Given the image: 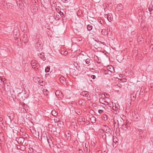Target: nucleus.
Returning <instances> with one entry per match:
<instances>
[{"label": "nucleus", "instance_id": "e433bc0d", "mask_svg": "<svg viewBox=\"0 0 153 153\" xmlns=\"http://www.w3.org/2000/svg\"><path fill=\"white\" fill-rule=\"evenodd\" d=\"M91 77L93 79H95L96 77L94 75H92Z\"/></svg>", "mask_w": 153, "mask_h": 153}, {"label": "nucleus", "instance_id": "4468645a", "mask_svg": "<svg viewBox=\"0 0 153 153\" xmlns=\"http://www.w3.org/2000/svg\"><path fill=\"white\" fill-rule=\"evenodd\" d=\"M90 121L92 123H95L96 122V119L94 116L92 117L90 119Z\"/></svg>", "mask_w": 153, "mask_h": 153}, {"label": "nucleus", "instance_id": "72a5a7b5", "mask_svg": "<svg viewBox=\"0 0 153 153\" xmlns=\"http://www.w3.org/2000/svg\"><path fill=\"white\" fill-rule=\"evenodd\" d=\"M116 104H115V105H113V106L112 107V109H113V110H115V111L117 110V109H116Z\"/></svg>", "mask_w": 153, "mask_h": 153}, {"label": "nucleus", "instance_id": "6ab92c4d", "mask_svg": "<svg viewBox=\"0 0 153 153\" xmlns=\"http://www.w3.org/2000/svg\"><path fill=\"white\" fill-rule=\"evenodd\" d=\"M59 80L62 83L65 82V78L62 76L59 78Z\"/></svg>", "mask_w": 153, "mask_h": 153}, {"label": "nucleus", "instance_id": "09e8293b", "mask_svg": "<svg viewBox=\"0 0 153 153\" xmlns=\"http://www.w3.org/2000/svg\"><path fill=\"white\" fill-rule=\"evenodd\" d=\"M68 53V52L67 51H65V54H67Z\"/></svg>", "mask_w": 153, "mask_h": 153}, {"label": "nucleus", "instance_id": "f3484780", "mask_svg": "<svg viewBox=\"0 0 153 153\" xmlns=\"http://www.w3.org/2000/svg\"><path fill=\"white\" fill-rule=\"evenodd\" d=\"M4 140V138L3 134L1 132H0V140L1 142H2Z\"/></svg>", "mask_w": 153, "mask_h": 153}, {"label": "nucleus", "instance_id": "f704fd0d", "mask_svg": "<svg viewBox=\"0 0 153 153\" xmlns=\"http://www.w3.org/2000/svg\"><path fill=\"white\" fill-rule=\"evenodd\" d=\"M120 107L119 105L118 104H117V106H116V108L117 109V111L118 110V109L119 108V107Z\"/></svg>", "mask_w": 153, "mask_h": 153}, {"label": "nucleus", "instance_id": "aec40b11", "mask_svg": "<svg viewBox=\"0 0 153 153\" xmlns=\"http://www.w3.org/2000/svg\"><path fill=\"white\" fill-rule=\"evenodd\" d=\"M106 133L108 134H111V130L110 128L108 127H107V129L106 130Z\"/></svg>", "mask_w": 153, "mask_h": 153}, {"label": "nucleus", "instance_id": "ddd939ff", "mask_svg": "<svg viewBox=\"0 0 153 153\" xmlns=\"http://www.w3.org/2000/svg\"><path fill=\"white\" fill-rule=\"evenodd\" d=\"M38 56L42 59L43 61H45L46 59L44 55H42L41 53H40L39 54H38Z\"/></svg>", "mask_w": 153, "mask_h": 153}, {"label": "nucleus", "instance_id": "a19ab883", "mask_svg": "<svg viewBox=\"0 0 153 153\" xmlns=\"http://www.w3.org/2000/svg\"><path fill=\"white\" fill-rule=\"evenodd\" d=\"M81 120L82 121H83V122H85V119L84 118H82L81 119Z\"/></svg>", "mask_w": 153, "mask_h": 153}, {"label": "nucleus", "instance_id": "c85d7f7f", "mask_svg": "<svg viewBox=\"0 0 153 153\" xmlns=\"http://www.w3.org/2000/svg\"><path fill=\"white\" fill-rule=\"evenodd\" d=\"M104 98H100V100H99V101H100V102L101 103H102V104H104V105H105V104H104V103H103V102H104Z\"/></svg>", "mask_w": 153, "mask_h": 153}, {"label": "nucleus", "instance_id": "a211bd4d", "mask_svg": "<svg viewBox=\"0 0 153 153\" xmlns=\"http://www.w3.org/2000/svg\"><path fill=\"white\" fill-rule=\"evenodd\" d=\"M93 27L91 25H88L87 26V28L88 31H91Z\"/></svg>", "mask_w": 153, "mask_h": 153}, {"label": "nucleus", "instance_id": "e2e57ef3", "mask_svg": "<svg viewBox=\"0 0 153 153\" xmlns=\"http://www.w3.org/2000/svg\"><path fill=\"white\" fill-rule=\"evenodd\" d=\"M106 95H108L107 94H106Z\"/></svg>", "mask_w": 153, "mask_h": 153}, {"label": "nucleus", "instance_id": "b1692460", "mask_svg": "<svg viewBox=\"0 0 153 153\" xmlns=\"http://www.w3.org/2000/svg\"><path fill=\"white\" fill-rule=\"evenodd\" d=\"M90 58L89 57L87 59L85 60V63L87 64H88L90 63Z\"/></svg>", "mask_w": 153, "mask_h": 153}, {"label": "nucleus", "instance_id": "680f3d73", "mask_svg": "<svg viewBox=\"0 0 153 153\" xmlns=\"http://www.w3.org/2000/svg\"><path fill=\"white\" fill-rule=\"evenodd\" d=\"M0 120H1V119H2V118H0Z\"/></svg>", "mask_w": 153, "mask_h": 153}, {"label": "nucleus", "instance_id": "dca6fc26", "mask_svg": "<svg viewBox=\"0 0 153 153\" xmlns=\"http://www.w3.org/2000/svg\"><path fill=\"white\" fill-rule=\"evenodd\" d=\"M79 102L80 105H84L85 104L84 100L83 99L79 100Z\"/></svg>", "mask_w": 153, "mask_h": 153}, {"label": "nucleus", "instance_id": "a18cd8bd", "mask_svg": "<svg viewBox=\"0 0 153 153\" xmlns=\"http://www.w3.org/2000/svg\"><path fill=\"white\" fill-rule=\"evenodd\" d=\"M104 102H105L106 103V104L107 105H108V102H106L105 101V100L104 99Z\"/></svg>", "mask_w": 153, "mask_h": 153}, {"label": "nucleus", "instance_id": "c756f323", "mask_svg": "<svg viewBox=\"0 0 153 153\" xmlns=\"http://www.w3.org/2000/svg\"><path fill=\"white\" fill-rule=\"evenodd\" d=\"M21 105L24 108H26L27 105L25 103H22L21 104Z\"/></svg>", "mask_w": 153, "mask_h": 153}, {"label": "nucleus", "instance_id": "3c124183", "mask_svg": "<svg viewBox=\"0 0 153 153\" xmlns=\"http://www.w3.org/2000/svg\"><path fill=\"white\" fill-rule=\"evenodd\" d=\"M3 79V78H2V77H1V79H0V80H1V81H3V79Z\"/></svg>", "mask_w": 153, "mask_h": 153}, {"label": "nucleus", "instance_id": "cd10ccee", "mask_svg": "<svg viewBox=\"0 0 153 153\" xmlns=\"http://www.w3.org/2000/svg\"><path fill=\"white\" fill-rule=\"evenodd\" d=\"M50 70V67L48 66L45 69V71L46 73H47L49 72Z\"/></svg>", "mask_w": 153, "mask_h": 153}, {"label": "nucleus", "instance_id": "4d7b16f0", "mask_svg": "<svg viewBox=\"0 0 153 153\" xmlns=\"http://www.w3.org/2000/svg\"><path fill=\"white\" fill-rule=\"evenodd\" d=\"M100 23L101 24H102V23H101V21H100Z\"/></svg>", "mask_w": 153, "mask_h": 153}, {"label": "nucleus", "instance_id": "37998d69", "mask_svg": "<svg viewBox=\"0 0 153 153\" xmlns=\"http://www.w3.org/2000/svg\"><path fill=\"white\" fill-rule=\"evenodd\" d=\"M58 16H59V15H58ZM56 17L57 18V19H56V18H55V19L56 20L57 19V20H58L59 19V17L56 16Z\"/></svg>", "mask_w": 153, "mask_h": 153}, {"label": "nucleus", "instance_id": "7c9ffc66", "mask_svg": "<svg viewBox=\"0 0 153 153\" xmlns=\"http://www.w3.org/2000/svg\"><path fill=\"white\" fill-rule=\"evenodd\" d=\"M33 149L32 148L29 149L28 151V153H33Z\"/></svg>", "mask_w": 153, "mask_h": 153}, {"label": "nucleus", "instance_id": "0e129e2a", "mask_svg": "<svg viewBox=\"0 0 153 153\" xmlns=\"http://www.w3.org/2000/svg\"><path fill=\"white\" fill-rule=\"evenodd\" d=\"M152 45H153V44H152Z\"/></svg>", "mask_w": 153, "mask_h": 153}, {"label": "nucleus", "instance_id": "5701e85b", "mask_svg": "<svg viewBox=\"0 0 153 153\" xmlns=\"http://www.w3.org/2000/svg\"><path fill=\"white\" fill-rule=\"evenodd\" d=\"M117 7V8H119L120 10H121L123 9V5L121 4H118Z\"/></svg>", "mask_w": 153, "mask_h": 153}, {"label": "nucleus", "instance_id": "bf43d9fd", "mask_svg": "<svg viewBox=\"0 0 153 153\" xmlns=\"http://www.w3.org/2000/svg\"><path fill=\"white\" fill-rule=\"evenodd\" d=\"M108 73H109V74H110V73H111L110 72H108Z\"/></svg>", "mask_w": 153, "mask_h": 153}, {"label": "nucleus", "instance_id": "a878e982", "mask_svg": "<svg viewBox=\"0 0 153 153\" xmlns=\"http://www.w3.org/2000/svg\"><path fill=\"white\" fill-rule=\"evenodd\" d=\"M101 33L102 35H105L106 33V31L105 29H103L101 31Z\"/></svg>", "mask_w": 153, "mask_h": 153}, {"label": "nucleus", "instance_id": "6e6552de", "mask_svg": "<svg viewBox=\"0 0 153 153\" xmlns=\"http://www.w3.org/2000/svg\"><path fill=\"white\" fill-rule=\"evenodd\" d=\"M94 60L98 64H100L101 63V60L99 59V57L97 56H95L94 57Z\"/></svg>", "mask_w": 153, "mask_h": 153}, {"label": "nucleus", "instance_id": "13d9d810", "mask_svg": "<svg viewBox=\"0 0 153 153\" xmlns=\"http://www.w3.org/2000/svg\"><path fill=\"white\" fill-rule=\"evenodd\" d=\"M102 44H103V45H104V44H105V43L104 42H103V43H102Z\"/></svg>", "mask_w": 153, "mask_h": 153}, {"label": "nucleus", "instance_id": "f03ea898", "mask_svg": "<svg viewBox=\"0 0 153 153\" xmlns=\"http://www.w3.org/2000/svg\"><path fill=\"white\" fill-rule=\"evenodd\" d=\"M30 64L32 68L35 71H37L40 66L39 64L35 60H32Z\"/></svg>", "mask_w": 153, "mask_h": 153}, {"label": "nucleus", "instance_id": "20e7f679", "mask_svg": "<svg viewBox=\"0 0 153 153\" xmlns=\"http://www.w3.org/2000/svg\"><path fill=\"white\" fill-rule=\"evenodd\" d=\"M18 96L19 97H21L22 100H25L28 97V94L27 92L25 91H22L21 92L18 94Z\"/></svg>", "mask_w": 153, "mask_h": 153}, {"label": "nucleus", "instance_id": "39448f33", "mask_svg": "<svg viewBox=\"0 0 153 153\" xmlns=\"http://www.w3.org/2000/svg\"><path fill=\"white\" fill-rule=\"evenodd\" d=\"M36 50L40 51L43 49L42 45L39 41H38L36 44Z\"/></svg>", "mask_w": 153, "mask_h": 153}, {"label": "nucleus", "instance_id": "c03bdc74", "mask_svg": "<svg viewBox=\"0 0 153 153\" xmlns=\"http://www.w3.org/2000/svg\"><path fill=\"white\" fill-rule=\"evenodd\" d=\"M104 72L105 74H107V73H108V70H105Z\"/></svg>", "mask_w": 153, "mask_h": 153}, {"label": "nucleus", "instance_id": "4be33fe9", "mask_svg": "<svg viewBox=\"0 0 153 153\" xmlns=\"http://www.w3.org/2000/svg\"><path fill=\"white\" fill-rule=\"evenodd\" d=\"M129 124H128V123H127L126 126V128L125 131H129L130 129V126L128 125Z\"/></svg>", "mask_w": 153, "mask_h": 153}, {"label": "nucleus", "instance_id": "ea45409f", "mask_svg": "<svg viewBox=\"0 0 153 153\" xmlns=\"http://www.w3.org/2000/svg\"><path fill=\"white\" fill-rule=\"evenodd\" d=\"M60 15L61 16L62 15H64V13H63L60 11Z\"/></svg>", "mask_w": 153, "mask_h": 153}, {"label": "nucleus", "instance_id": "412c9836", "mask_svg": "<svg viewBox=\"0 0 153 153\" xmlns=\"http://www.w3.org/2000/svg\"><path fill=\"white\" fill-rule=\"evenodd\" d=\"M43 93L45 95L47 96L48 95V93L49 92L48 91L47 89H44L43 91Z\"/></svg>", "mask_w": 153, "mask_h": 153}, {"label": "nucleus", "instance_id": "7ed1b4c3", "mask_svg": "<svg viewBox=\"0 0 153 153\" xmlns=\"http://www.w3.org/2000/svg\"><path fill=\"white\" fill-rule=\"evenodd\" d=\"M114 124H117L116 126H119L120 125H122V121H123V119L120 117H114Z\"/></svg>", "mask_w": 153, "mask_h": 153}, {"label": "nucleus", "instance_id": "4c0bfd02", "mask_svg": "<svg viewBox=\"0 0 153 153\" xmlns=\"http://www.w3.org/2000/svg\"><path fill=\"white\" fill-rule=\"evenodd\" d=\"M20 146V145H18L17 146V148L18 149H21V148H20L21 147V146Z\"/></svg>", "mask_w": 153, "mask_h": 153}, {"label": "nucleus", "instance_id": "393cba45", "mask_svg": "<svg viewBox=\"0 0 153 153\" xmlns=\"http://www.w3.org/2000/svg\"><path fill=\"white\" fill-rule=\"evenodd\" d=\"M102 119L104 120H106L107 119V116L106 115H103L102 116Z\"/></svg>", "mask_w": 153, "mask_h": 153}, {"label": "nucleus", "instance_id": "2eb2a0df", "mask_svg": "<svg viewBox=\"0 0 153 153\" xmlns=\"http://www.w3.org/2000/svg\"><path fill=\"white\" fill-rule=\"evenodd\" d=\"M135 97H136V95L134 94V93H132L131 95V100H133V101H134L136 98Z\"/></svg>", "mask_w": 153, "mask_h": 153}, {"label": "nucleus", "instance_id": "58836bf2", "mask_svg": "<svg viewBox=\"0 0 153 153\" xmlns=\"http://www.w3.org/2000/svg\"><path fill=\"white\" fill-rule=\"evenodd\" d=\"M7 90L9 91L10 89V86H8V85H7Z\"/></svg>", "mask_w": 153, "mask_h": 153}, {"label": "nucleus", "instance_id": "bb28decb", "mask_svg": "<svg viewBox=\"0 0 153 153\" xmlns=\"http://www.w3.org/2000/svg\"><path fill=\"white\" fill-rule=\"evenodd\" d=\"M126 125H127V123H126V124H122H122L121 125L122 126V128L124 130H125L126 128Z\"/></svg>", "mask_w": 153, "mask_h": 153}, {"label": "nucleus", "instance_id": "f257e3e1", "mask_svg": "<svg viewBox=\"0 0 153 153\" xmlns=\"http://www.w3.org/2000/svg\"><path fill=\"white\" fill-rule=\"evenodd\" d=\"M38 139L41 141V142L47 144L49 143L47 137V135L44 132L42 133L41 135L38 133Z\"/></svg>", "mask_w": 153, "mask_h": 153}, {"label": "nucleus", "instance_id": "6e6d98bb", "mask_svg": "<svg viewBox=\"0 0 153 153\" xmlns=\"http://www.w3.org/2000/svg\"><path fill=\"white\" fill-rule=\"evenodd\" d=\"M85 148H86V147H87L86 146V144H85Z\"/></svg>", "mask_w": 153, "mask_h": 153}, {"label": "nucleus", "instance_id": "8fccbe9b", "mask_svg": "<svg viewBox=\"0 0 153 153\" xmlns=\"http://www.w3.org/2000/svg\"><path fill=\"white\" fill-rule=\"evenodd\" d=\"M97 153H101V152L100 151H98Z\"/></svg>", "mask_w": 153, "mask_h": 153}, {"label": "nucleus", "instance_id": "2f4dec72", "mask_svg": "<svg viewBox=\"0 0 153 153\" xmlns=\"http://www.w3.org/2000/svg\"><path fill=\"white\" fill-rule=\"evenodd\" d=\"M20 148H21L20 150L22 151H24L25 149V147L24 145H22L21 147Z\"/></svg>", "mask_w": 153, "mask_h": 153}, {"label": "nucleus", "instance_id": "49530a36", "mask_svg": "<svg viewBox=\"0 0 153 153\" xmlns=\"http://www.w3.org/2000/svg\"><path fill=\"white\" fill-rule=\"evenodd\" d=\"M68 0H63L62 1L64 2V3H66V2H65L66 1H68Z\"/></svg>", "mask_w": 153, "mask_h": 153}, {"label": "nucleus", "instance_id": "473e14b6", "mask_svg": "<svg viewBox=\"0 0 153 153\" xmlns=\"http://www.w3.org/2000/svg\"><path fill=\"white\" fill-rule=\"evenodd\" d=\"M26 66H28V65H25V66L24 67V71H27L28 70V69H27V68L26 67Z\"/></svg>", "mask_w": 153, "mask_h": 153}, {"label": "nucleus", "instance_id": "1a4fd4ad", "mask_svg": "<svg viewBox=\"0 0 153 153\" xmlns=\"http://www.w3.org/2000/svg\"><path fill=\"white\" fill-rule=\"evenodd\" d=\"M110 70H108V74H109L108 72H110L111 73H114L115 72L113 66H111L109 67Z\"/></svg>", "mask_w": 153, "mask_h": 153}, {"label": "nucleus", "instance_id": "864d4df0", "mask_svg": "<svg viewBox=\"0 0 153 153\" xmlns=\"http://www.w3.org/2000/svg\"><path fill=\"white\" fill-rule=\"evenodd\" d=\"M6 85H4V87H5V89L6 88Z\"/></svg>", "mask_w": 153, "mask_h": 153}, {"label": "nucleus", "instance_id": "9b49d317", "mask_svg": "<svg viewBox=\"0 0 153 153\" xmlns=\"http://www.w3.org/2000/svg\"><path fill=\"white\" fill-rule=\"evenodd\" d=\"M100 134V137H102V138H103L104 139L105 138H106V134H105V132H104V131H102V133L101 134Z\"/></svg>", "mask_w": 153, "mask_h": 153}, {"label": "nucleus", "instance_id": "603ef678", "mask_svg": "<svg viewBox=\"0 0 153 153\" xmlns=\"http://www.w3.org/2000/svg\"><path fill=\"white\" fill-rule=\"evenodd\" d=\"M79 151H81L82 152V149H79Z\"/></svg>", "mask_w": 153, "mask_h": 153}, {"label": "nucleus", "instance_id": "79ce46f5", "mask_svg": "<svg viewBox=\"0 0 153 153\" xmlns=\"http://www.w3.org/2000/svg\"><path fill=\"white\" fill-rule=\"evenodd\" d=\"M88 147H86V148H85V151L86 150L87 152H88Z\"/></svg>", "mask_w": 153, "mask_h": 153}, {"label": "nucleus", "instance_id": "052dcab7", "mask_svg": "<svg viewBox=\"0 0 153 153\" xmlns=\"http://www.w3.org/2000/svg\"><path fill=\"white\" fill-rule=\"evenodd\" d=\"M1 77L0 76V79H1Z\"/></svg>", "mask_w": 153, "mask_h": 153}, {"label": "nucleus", "instance_id": "0eeeda50", "mask_svg": "<svg viewBox=\"0 0 153 153\" xmlns=\"http://www.w3.org/2000/svg\"><path fill=\"white\" fill-rule=\"evenodd\" d=\"M80 95L83 97H87L88 96V92L87 91H83L80 93Z\"/></svg>", "mask_w": 153, "mask_h": 153}, {"label": "nucleus", "instance_id": "9d476101", "mask_svg": "<svg viewBox=\"0 0 153 153\" xmlns=\"http://www.w3.org/2000/svg\"><path fill=\"white\" fill-rule=\"evenodd\" d=\"M105 17H107V19L109 22H110L112 21L113 18L111 17V16L110 15H105Z\"/></svg>", "mask_w": 153, "mask_h": 153}, {"label": "nucleus", "instance_id": "de8ad7c7", "mask_svg": "<svg viewBox=\"0 0 153 153\" xmlns=\"http://www.w3.org/2000/svg\"><path fill=\"white\" fill-rule=\"evenodd\" d=\"M149 11H151V10H152L151 9V8L150 9V8H149Z\"/></svg>", "mask_w": 153, "mask_h": 153}, {"label": "nucleus", "instance_id": "5fc2aeb1", "mask_svg": "<svg viewBox=\"0 0 153 153\" xmlns=\"http://www.w3.org/2000/svg\"><path fill=\"white\" fill-rule=\"evenodd\" d=\"M89 153V152L88 153V152H86L85 153Z\"/></svg>", "mask_w": 153, "mask_h": 153}, {"label": "nucleus", "instance_id": "c9c22d12", "mask_svg": "<svg viewBox=\"0 0 153 153\" xmlns=\"http://www.w3.org/2000/svg\"><path fill=\"white\" fill-rule=\"evenodd\" d=\"M103 112V111L102 110H98V112L100 114H101Z\"/></svg>", "mask_w": 153, "mask_h": 153}, {"label": "nucleus", "instance_id": "f8f14e48", "mask_svg": "<svg viewBox=\"0 0 153 153\" xmlns=\"http://www.w3.org/2000/svg\"><path fill=\"white\" fill-rule=\"evenodd\" d=\"M52 114L53 116L56 117L58 115V112L56 111L55 110H53L52 111Z\"/></svg>", "mask_w": 153, "mask_h": 153}, {"label": "nucleus", "instance_id": "423d86ee", "mask_svg": "<svg viewBox=\"0 0 153 153\" xmlns=\"http://www.w3.org/2000/svg\"><path fill=\"white\" fill-rule=\"evenodd\" d=\"M16 140L17 141L19 144H22L24 141V139L23 137H19L18 139L17 140V139Z\"/></svg>", "mask_w": 153, "mask_h": 153}]
</instances>
